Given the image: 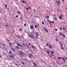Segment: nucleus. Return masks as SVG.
Wrapping results in <instances>:
<instances>
[{
  "label": "nucleus",
  "instance_id": "nucleus-1",
  "mask_svg": "<svg viewBox=\"0 0 67 67\" xmlns=\"http://www.w3.org/2000/svg\"><path fill=\"white\" fill-rule=\"evenodd\" d=\"M24 52L23 51H21L19 52V54L20 56H24Z\"/></svg>",
  "mask_w": 67,
  "mask_h": 67
},
{
  "label": "nucleus",
  "instance_id": "nucleus-2",
  "mask_svg": "<svg viewBox=\"0 0 67 67\" xmlns=\"http://www.w3.org/2000/svg\"><path fill=\"white\" fill-rule=\"evenodd\" d=\"M56 1L58 5L59 6V5H60V3H60V1L59 0H58V2L57 0Z\"/></svg>",
  "mask_w": 67,
  "mask_h": 67
},
{
  "label": "nucleus",
  "instance_id": "nucleus-3",
  "mask_svg": "<svg viewBox=\"0 0 67 67\" xmlns=\"http://www.w3.org/2000/svg\"><path fill=\"white\" fill-rule=\"evenodd\" d=\"M16 44L18 46H19V47H22V46L20 44H19V43H16Z\"/></svg>",
  "mask_w": 67,
  "mask_h": 67
},
{
  "label": "nucleus",
  "instance_id": "nucleus-4",
  "mask_svg": "<svg viewBox=\"0 0 67 67\" xmlns=\"http://www.w3.org/2000/svg\"><path fill=\"white\" fill-rule=\"evenodd\" d=\"M63 17V14H62L59 17V19H60V20H62Z\"/></svg>",
  "mask_w": 67,
  "mask_h": 67
},
{
  "label": "nucleus",
  "instance_id": "nucleus-5",
  "mask_svg": "<svg viewBox=\"0 0 67 67\" xmlns=\"http://www.w3.org/2000/svg\"><path fill=\"white\" fill-rule=\"evenodd\" d=\"M29 57L30 58H32L33 57V55L32 54H30L29 55Z\"/></svg>",
  "mask_w": 67,
  "mask_h": 67
},
{
  "label": "nucleus",
  "instance_id": "nucleus-6",
  "mask_svg": "<svg viewBox=\"0 0 67 67\" xmlns=\"http://www.w3.org/2000/svg\"><path fill=\"white\" fill-rule=\"evenodd\" d=\"M11 48L13 52H15V49H14L13 47H12Z\"/></svg>",
  "mask_w": 67,
  "mask_h": 67
},
{
  "label": "nucleus",
  "instance_id": "nucleus-7",
  "mask_svg": "<svg viewBox=\"0 0 67 67\" xmlns=\"http://www.w3.org/2000/svg\"><path fill=\"white\" fill-rule=\"evenodd\" d=\"M30 37H31V38H32V39H33L34 38V36H33V35L32 34L30 35Z\"/></svg>",
  "mask_w": 67,
  "mask_h": 67
},
{
  "label": "nucleus",
  "instance_id": "nucleus-8",
  "mask_svg": "<svg viewBox=\"0 0 67 67\" xmlns=\"http://www.w3.org/2000/svg\"><path fill=\"white\" fill-rule=\"evenodd\" d=\"M22 45L23 47L24 48V47H25V44H24V43H23Z\"/></svg>",
  "mask_w": 67,
  "mask_h": 67
},
{
  "label": "nucleus",
  "instance_id": "nucleus-9",
  "mask_svg": "<svg viewBox=\"0 0 67 67\" xmlns=\"http://www.w3.org/2000/svg\"><path fill=\"white\" fill-rule=\"evenodd\" d=\"M27 48H28V49H29L30 50L31 52L32 51V49H31V48H30V47H29L27 46Z\"/></svg>",
  "mask_w": 67,
  "mask_h": 67
},
{
  "label": "nucleus",
  "instance_id": "nucleus-10",
  "mask_svg": "<svg viewBox=\"0 0 67 67\" xmlns=\"http://www.w3.org/2000/svg\"><path fill=\"white\" fill-rule=\"evenodd\" d=\"M32 48H34V49H36V47H35L33 45L32 46Z\"/></svg>",
  "mask_w": 67,
  "mask_h": 67
},
{
  "label": "nucleus",
  "instance_id": "nucleus-11",
  "mask_svg": "<svg viewBox=\"0 0 67 67\" xmlns=\"http://www.w3.org/2000/svg\"><path fill=\"white\" fill-rule=\"evenodd\" d=\"M48 46L50 49H52V45H50L49 44V45Z\"/></svg>",
  "mask_w": 67,
  "mask_h": 67
},
{
  "label": "nucleus",
  "instance_id": "nucleus-12",
  "mask_svg": "<svg viewBox=\"0 0 67 67\" xmlns=\"http://www.w3.org/2000/svg\"><path fill=\"white\" fill-rule=\"evenodd\" d=\"M16 48L17 49H20V47L18 46H16Z\"/></svg>",
  "mask_w": 67,
  "mask_h": 67
},
{
  "label": "nucleus",
  "instance_id": "nucleus-13",
  "mask_svg": "<svg viewBox=\"0 0 67 67\" xmlns=\"http://www.w3.org/2000/svg\"><path fill=\"white\" fill-rule=\"evenodd\" d=\"M48 22H50L51 23H54V21H51L49 20H48Z\"/></svg>",
  "mask_w": 67,
  "mask_h": 67
},
{
  "label": "nucleus",
  "instance_id": "nucleus-14",
  "mask_svg": "<svg viewBox=\"0 0 67 67\" xmlns=\"http://www.w3.org/2000/svg\"><path fill=\"white\" fill-rule=\"evenodd\" d=\"M9 57L10 58H13V56L12 55H10L9 56Z\"/></svg>",
  "mask_w": 67,
  "mask_h": 67
},
{
  "label": "nucleus",
  "instance_id": "nucleus-15",
  "mask_svg": "<svg viewBox=\"0 0 67 67\" xmlns=\"http://www.w3.org/2000/svg\"><path fill=\"white\" fill-rule=\"evenodd\" d=\"M46 52L47 53V54H48L49 55L50 54V52L49 51H47Z\"/></svg>",
  "mask_w": 67,
  "mask_h": 67
},
{
  "label": "nucleus",
  "instance_id": "nucleus-16",
  "mask_svg": "<svg viewBox=\"0 0 67 67\" xmlns=\"http://www.w3.org/2000/svg\"><path fill=\"white\" fill-rule=\"evenodd\" d=\"M24 61H25V62H26V61H27V59H26V58H24Z\"/></svg>",
  "mask_w": 67,
  "mask_h": 67
},
{
  "label": "nucleus",
  "instance_id": "nucleus-17",
  "mask_svg": "<svg viewBox=\"0 0 67 67\" xmlns=\"http://www.w3.org/2000/svg\"><path fill=\"white\" fill-rule=\"evenodd\" d=\"M33 26L32 25H31L30 27L31 29H33Z\"/></svg>",
  "mask_w": 67,
  "mask_h": 67
},
{
  "label": "nucleus",
  "instance_id": "nucleus-18",
  "mask_svg": "<svg viewBox=\"0 0 67 67\" xmlns=\"http://www.w3.org/2000/svg\"><path fill=\"white\" fill-rule=\"evenodd\" d=\"M9 45L10 46H11L12 45V44H11V42H10L9 43Z\"/></svg>",
  "mask_w": 67,
  "mask_h": 67
},
{
  "label": "nucleus",
  "instance_id": "nucleus-19",
  "mask_svg": "<svg viewBox=\"0 0 67 67\" xmlns=\"http://www.w3.org/2000/svg\"><path fill=\"white\" fill-rule=\"evenodd\" d=\"M32 63L35 66H36V64H35V63H34V62H32Z\"/></svg>",
  "mask_w": 67,
  "mask_h": 67
},
{
  "label": "nucleus",
  "instance_id": "nucleus-20",
  "mask_svg": "<svg viewBox=\"0 0 67 67\" xmlns=\"http://www.w3.org/2000/svg\"><path fill=\"white\" fill-rule=\"evenodd\" d=\"M43 29L45 30L47 32H48V30L47 29H46L45 28H44Z\"/></svg>",
  "mask_w": 67,
  "mask_h": 67
},
{
  "label": "nucleus",
  "instance_id": "nucleus-21",
  "mask_svg": "<svg viewBox=\"0 0 67 67\" xmlns=\"http://www.w3.org/2000/svg\"><path fill=\"white\" fill-rule=\"evenodd\" d=\"M62 58L63 59V60L64 62H65L66 61V60H65V58L64 57H62Z\"/></svg>",
  "mask_w": 67,
  "mask_h": 67
},
{
  "label": "nucleus",
  "instance_id": "nucleus-22",
  "mask_svg": "<svg viewBox=\"0 0 67 67\" xmlns=\"http://www.w3.org/2000/svg\"><path fill=\"white\" fill-rule=\"evenodd\" d=\"M62 36L63 37H65V34H62Z\"/></svg>",
  "mask_w": 67,
  "mask_h": 67
},
{
  "label": "nucleus",
  "instance_id": "nucleus-23",
  "mask_svg": "<svg viewBox=\"0 0 67 67\" xmlns=\"http://www.w3.org/2000/svg\"><path fill=\"white\" fill-rule=\"evenodd\" d=\"M49 57H51L52 58L53 57V56H52V55H51V54H50V55H49Z\"/></svg>",
  "mask_w": 67,
  "mask_h": 67
},
{
  "label": "nucleus",
  "instance_id": "nucleus-24",
  "mask_svg": "<svg viewBox=\"0 0 67 67\" xmlns=\"http://www.w3.org/2000/svg\"><path fill=\"white\" fill-rule=\"evenodd\" d=\"M62 57H57V59H62Z\"/></svg>",
  "mask_w": 67,
  "mask_h": 67
},
{
  "label": "nucleus",
  "instance_id": "nucleus-25",
  "mask_svg": "<svg viewBox=\"0 0 67 67\" xmlns=\"http://www.w3.org/2000/svg\"><path fill=\"white\" fill-rule=\"evenodd\" d=\"M22 2L23 3H25V1H24L23 0L22 1Z\"/></svg>",
  "mask_w": 67,
  "mask_h": 67
},
{
  "label": "nucleus",
  "instance_id": "nucleus-26",
  "mask_svg": "<svg viewBox=\"0 0 67 67\" xmlns=\"http://www.w3.org/2000/svg\"><path fill=\"white\" fill-rule=\"evenodd\" d=\"M51 54H54V51H51Z\"/></svg>",
  "mask_w": 67,
  "mask_h": 67
},
{
  "label": "nucleus",
  "instance_id": "nucleus-27",
  "mask_svg": "<svg viewBox=\"0 0 67 67\" xmlns=\"http://www.w3.org/2000/svg\"><path fill=\"white\" fill-rule=\"evenodd\" d=\"M15 65L16 66H19V64L18 63H16L15 64Z\"/></svg>",
  "mask_w": 67,
  "mask_h": 67
},
{
  "label": "nucleus",
  "instance_id": "nucleus-28",
  "mask_svg": "<svg viewBox=\"0 0 67 67\" xmlns=\"http://www.w3.org/2000/svg\"><path fill=\"white\" fill-rule=\"evenodd\" d=\"M16 36L18 37L19 38H20V39L21 38V37H20L19 36V35H17Z\"/></svg>",
  "mask_w": 67,
  "mask_h": 67
},
{
  "label": "nucleus",
  "instance_id": "nucleus-29",
  "mask_svg": "<svg viewBox=\"0 0 67 67\" xmlns=\"http://www.w3.org/2000/svg\"><path fill=\"white\" fill-rule=\"evenodd\" d=\"M55 40L57 41V42H58V39H57L56 38Z\"/></svg>",
  "mask_w": 67,
  "mask_h": 67
},
{
  "label": "nucleus",
  "instance_id": "nucleus-30",
  "mask_svg": "<svg viewBox=\"0 0 67 67\" xmlns=\"http://www.w3.org/2000/svg\"><path fill=\"white\" fill-rule=\"evenodd\" d=\"M17 13H18V14H19L20 13V12L18 11V12H17Z\"/></svg>",
  "mask_w": 67,
  "mask_h": 67
},
{
  "label": "nucleus",
  "instance_id": "nucleus-31",
  "mask_svg": "<svg viewBox=\"0 0 67 67\" xmlns=\"http://www.w3.org/2000/svg\"><path fill=\"white\" fill-rule=\"evenodd\" d=\"M5 7L6 8H7V4L5 5Z\"/></svg>",
  "mask_w": 67,
  "mask_h": 67
},
{
  "label": "nucleus",
  "instance_id": "nucleus-32",
  "mask_svg": "<svg viewBox=\"0 0 67 67\" xmlns=\"http://www.w3.org/2000/svg\"><path fill=\"white\" fill-rule=\"evenodd\" d=\"M35 28H36V27H37V25H35Z\"/></svg>",
  "mask_w": 67,
  "mask_h": 67
},
{
  "label": "nucleus",
  "instance_id": "nucleus-33",
  "mask_svg": "<svg viewBox=\"0 0 67 67\" xmlns=\"http://www.w3.org/2000/svg\"><path fill=\"white\" fill-rule=\"evenodd\" d=\"M22 64H23V65H24V63L23 62H21Z\"/></svg>",
  "mask_w": 67,
  "mask_h": 67
},
{
  "label": "nucleus",
  "instance_id": "nucleus-34",
  "mask_svg": "<svg viewBox=\"0 0 67 67\" xmlns=\"http://www.w3.org/2000/svg\"><path fill=\"white\" fill-rule=\"evenodd\" d=\"M60 35H62V33L61 32H60Z\"/></svg>",
  "mask_w": 67,
  "mask_h": 67
},
{
  "label": "nucleus",
  "instance_id": "nucleus-35",
  "mask_svg": "<svg viewBox=\"0 0 67 67\" xmlns=\"http://www.w3.org/2000/svg\"><path fill=\"white\" fill-rule=\"evenodd\" d=\"M19 30L20 31H22V29L20 28L19 29Z\"/></svg>",
  "mask_w": 67,
  "mask_h": 67
},
{
  "label": "nucleus",
  "instance_id": "nucleus-36",
  "mask_svg": "<svg viewBox=\"0 0 67 67\" xmlns=\"http://www.w3.org/2000/svg\"><path fill=\"white\" fill-rule=\"evenodd\" d=\"M54 20H57V18H54Z\"/></svg>",
  "mask_w": 67,
  "mask_h": 67
},
{
  "label": "nucleus",
  "instance_id": "nucleus-37",
  "mask_svg": "<svg viewBox=\"0 0 67 67\" xmlns=\"http://www.w3.org/2000/svg\"><path fill=\"white\" fill-rule=\"evenodd\" d=\"M60 46H63V44H60Z\"/></svg>",
  "mask_w": 67,
  "mask_h": 67
},
{
  "label": "nucleus",
  "instance_id": "nucleus-38",
  "mask_svg": "<svg viewBox=\"0 0 67 67\" xmlns=\"http://www.w3.org/2000/svg\"><path fill=\"white\" fill-rule=\"evenodd\" d=\"M49 24H50V26L51 27L52 26V24L51 23H50Z\"/></svg>",
  "mask_w": 67,
  "mask_h": 67
},
{
  "label": "nucleus",
  "instance_id": "nucleus-39",
  "mask_svg": "<svg viewBox=\"0 0 67 67\" xmlns=\"http://www.w3.org/2000/svg\"><path fill=\"white\" fill-rule=\"evenodd\" d=\"M24 26H26V24H24Z\"/></svg>",
  "mask_w": 67,
  "mask_h": 67
},
{
  "label": "nucleus",
  "instance_id": "nucleus-40",
  "mask_svg": "<svg viewBox=\"0 0 67 67\" xmlns=\"http://www.w3.org/2000/svg\"><path fill=\"white\" fill-rule=\"evenodd\" d=\"M61 48L62 49H63V50H64V48H63V47H61Z\"/></svg>",
  "mask_w": 67,
  "mask_h": 67
},
{
  "label": "nucleus",
  "instance_id": "nucleus-41",
  "mask_svg": "<svg viewBox=\"0 0 67 67\" xmlns=\"http://www.w3.org/2000/svg\"><path fill=\"white\" fill-rule=\"evenodd\" d=\"M9 54H11V51H9Z\"/></svg>",
  "mask_w": 67,
  "mask_h": 67
},
{
  "label": "nucleus",
  "instance_id": "nucleus-42",
  "mask_svg": "<svg viewBox=\"0 0 67 67\" xmlns=\"http://www.w3.org/2000/svg\"><path fill=\"white\" fill-rule=\"evenodd\" d=\"M37 27H39V25L38 24H37Z\"/></svg>",
  "mask_w": 67,
  "mask_h": 67
},
{
  "label": "nucleus",
  "instance_id": "nucleus-43",
  "mask_svg": "<svg viewBox=\"0 0 67 67\" xmlns=\"http://www.w3.org/2000/svg\"><path fill=\"white\" fill-rule=\"evenodd\" d=\"M42 24H43L44 25V22H42Z\"/></svg>",
  "mask_w": 67,
  "mask_h": 67
},
{
  "label": "nucleus",
  "instance_id": "nucleus-44",
  "mask_svg": "<svg viewBox=\"0 0 67 67\" xmlns=\"http://www.w3.org/2000/svg\"><path fill=\"white\" fill-rule=\"evenodd\" d=\"M63 24H66V23H65V21H64L63 22Z\"/></svg>",
  "mask_w": 67,
  "mask_h": 67
},
{
  "label": "nucleus",
  "instance_id": "nucleus-45",
  "mask_svg": "<svg viewBox=\"0 0 67 67\" xmlns=\"http://www.w3.org/2000/svg\"><path fill=\"white\" fill-rule=\"evenodd\" d=\"M49 43H47L46 44L47 46L48 45V44H49Z\"/></svg>",
  "mask_w": 67,
  "mask_h": 67
},
{
  "label": "nucleus",
  "instance_id": "nucleus-46",
  "mask_svg": "<svg viewBox=\"0 0 67 67\" xmlns=\"http://www.w3.org/2000/svg\"><path fill=\"white\" fill-rule=\"evenodd\" d=\"M36 35H38V32H37L36 33Z\"/></svg>",
  "mask_w": 67,
  "mask_h": 67
},
{
  "label": "nucleus",
  "instance_id": "nucleus-47",
  "mask_svg": "<svg viewBox=\"0 0 67 67\" xmlns=\"http://www.w3.org/2000/svg\"><path fill=\"white\" fill-rule=\"evenodd\" d=\"M29 9L28 8H27V9H26V10H29Z\"/></svg>",
  "mask_w": 67,
  "mask_h": 67
},
{
  "label": "nucleus",
  "instance_id": "nucleus-48",
  "mask_svg": "<svg viewBox=\"0 0 67 67\" xmlns=\"http://www.w3.org/2000/svg\"><path fill=\"white\" fill-rule=\"evenodd\" d=\"M59 43H60V44H62V43L60 42H59Z\"/></svg>",
  "mask_w": 67,
  "mask_h": 67
},
{
  "label": "nucleus",
  "instance_id": "nucleus-49",
  "mask_svg": "<svg viewBox=\"0 0 67 67\" xmlns=\"http://www.w3.org/2000/svg\"><path fill=\"white\" fill-rule=\"evenodd\" d=\"M47 18H49V16H47Z\"/></svg>",
  "mask_w": 67,
  "mask_h": 67
},
{
  "label": "nucleus",
  "instance_id": "nucleus-50",
  "mask_svg": "<svg viewBox=\"0 0 67 67\" xmlns=\"http://www.w3.org/2000/svg\"><path fill=\"white\" fill-rule=\"evenodd\" d=\"M2 45L3 46H4V44L2 43Z\"/></svg>",
  "mask_w": 67,
  "mask_h": 67
},
{
  "label": "nucleus",
  "instance_id": "nucleus-51",
  "mask_svg": "<svg viewBox=\"0 0 67 67\" xmlns=\"http://www.w3.org/2000/svg\"><path fill=\"white\" fill-rule=\"evenodd\" d=\"M25 9H27V7H25Z\"/></svg>",
  "mask_w": 67,
  "mask_h": 67
},
{
  "label": "nucleus",
  "instance_id": "nucleus-52",
  "mask_svg": "<svg viewBox=\"0 0 67 67\" xmlns=\"http://www.w3.org/2000/svg\"><path fill=\"white\" fill-rule=\"evenodd\" d=\"M7 40L8 41V42H9V41H10V40H8V39H7Z\"/></svg>",
  "mask_w": 67,
  "mask_h": 67
},
{
  "label": "nucleus",
  "instance_id": "nucleus-53",
  "mask_svg": "<svg viewBox=\"0 0 67 67\" xmlns=\"http://www.w3.org/2000/svg\"><path fill=\"white\" fill-rule=\"evenodd\" d=\"M55 30L56 31H57L58 30H57V29H56Z\"/></svg>",
  "mask_w": 67,
  "mask_h": 67
},
{
  "label": "nucleus",
  "instance_id": "nucleus-54",
  "mask_svg": "<svg viewBox=\"0 0 67 67\" xmlns=\"http://www.w3.org/2000/svg\"><path fill=\"white\" fill-rule=\"evenodd\" d=\"M30 10H31V8H30V7H29V8Z\"/></svg>",
  "mask_w": 67,
  "mask_h": 67
},
{
  "label": "nucleus",
  "instance_id": "nucleus-55",
  "mask_svg": "<svg viewBox=\"0 0 67 67\" xmlns=\"http://www.w3.org/2000/svg\"><path fill=\"white\" fill-rule=\"evenodd\" d=\"M16 18H18V15H16Z\"/></svg>",
  "mask_w": 67,
  "mask_h": 67
},
{
  "label": "nucleus",
  "instance_id": "nucleus-56",
  "mask_svg": "<svg viewBox=\"0 0 67 67\" xmlns=\"http://www.w3.org/2000/svg\"><path fill=\"white\" fill-rule=\"evenodd\" d=\"M51 55L52 56H53V53H51Z\"/></svg>",
  "mask_w": 67,
  "mask_h": 67
},
{
  "label": "nucleus",
  "instance_id": "nucleus-57",
  "mask_svg": "<svg viewBox=\"0 0 67 67\" xmlns=\"http://www.w3.org/2000/svg\"><path fill=\"white\" fill-rule=\"evenodd\" d=\"M65 59H66V60H67V58L66 57L65 58Z\"/></svg>",
  "mask_w": 67,
  "mask_h": 67
},
{
  "label": "nucleus",
  "instance_id": "nucleus-58",
  "mask_svg": "<svg viewBox=\"0 0 67 67\" xmlns=\"http://www.w3.org/2000/svg\"><path fill=\"white\" fill-rule=\"evenodd\" d=\"M37 36H38V35H36V37H37Z\"/></svg>",
  "mask_w": 67,
  "mask_h": 67
},
{
  "label": "nucleus",
  "instance_id": "nucleus-59",
  "mask_svg": "<svg viewBox=\"0 0 67 67\" xmlns=\"http://www.w3.org/2000/svg\"><path fill=\"white\" fill-rule=\"evenodd\" d=\"M60 30H62V27L60 28Z\"/></svg>",
  "mask_w": 67,
  "mask_h": 67
},
{
  "label": "nucleus",
  "instance_id": "nucleus-60",
  "mask_svg": "<svg viewBox=\"0 0 67 67\" xmlns=\"http://www.w3.org/2000/svg\"><path fill=\"white\" fill-rule=\"evenodd\" d=\"M20 39L21 41H22V40H21V38H20Z\"/></svg>",
  "mask_w": 67,
  "mask_h": 67
},
{
  "label": "nucleus",
  "instance_id": "nucleus-61",
  "mask_svg": "<svg viewBox=\"0 0 67 67\" xmlns=\"http://www.w3.org/2000/svg\"><path fill=\"white\" fill-rule=\"evenodd\" d=\"M62 1H63V2H64V0H62Z\"/></svg>",
  "mask_w": 67,
  "mask_h": 67
},
{
  "label": "nucleus",
  "instance_id": "nucleus-62",
  "mask_svg": "<svg viewBox=\"0 0 67 67\" xmlns=\"http://www.w3.org/2000/svg\"><path fill=\"white\" fill-rule=\"evenodd\" d=\"M29 45H31V44H30V43H29Z\"/></svg>",
  "mask_w": 67,
  "mask_h": 67
},
{
  "label": "nucleus",
  "instance_id": "nucleus-63",
  "mask_svg": "<svg viewBox=\"0 0 67 67\" xmlns=\"http://www.w3.org/2000/svg\"><path fill=\"white\" fill-rule=\"evenodd\" d=\"M21 36H22V37H23V35H21Z\"/></svg>",
  "mask_w": 67,
  "mask_h": 67
},
{
  "label": "nucleus",
  "instance_id": "nucleus-64",
  "mask_svg": "<svg viewBox=\"0 0 67 67\" xmlns=\"http://www.w3.org/2000/svg\"><path fill=\"white\" fill-rule=\"evenodd\" d=\"M33 67H36V66H34Z\"/></svg>",
  "mask_w": 67,
  "mask_h": 67
}]
</instances>
